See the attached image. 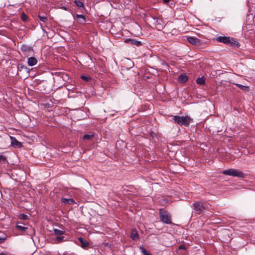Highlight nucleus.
Listing matches in <instances>:
<instances>
[{
	"mask_svg": "<svg viewBox=\"0 0 255 255\" xmlns=\"http://www.w3.org/2000/svg\"><path fill=\"white\" fill-rule=\"evenodd\" d=\"M216 40L218 42L223 43L232 47H239L240 45L235 38L229 36H220L216 38Z\"/></svg>",
	"mask_w": 255,
	"mask_h": 255,
	"instance_id": "20e7f679",
	"label": "nucleus"
},
{
	"mask_svg": "<svg viewBox=\"0 0 255 255\" xmlns=\"http://www.w3.org/2000/svg\"><path fill=\"white\" fill-rule=\"evenodd\" d=\"M20 49L22 52L24 53V55L26 56L30 55V54L33 51L32 47L26 44H23Z\"/></svg>",
	"mask_w": 255,
	"mask_h": 255,
	"instance_id": "6e6552de",
	"label": "nucleus"
},
{
	"mask_svg": "<svg viewBox=\"0 0 255 255\" xmlns=\"http://www.w3.org/2000/svg\"><path fill=\"white\" fill-rule=\"evenodd\" d=\"M74 3L79 8H85L84 3L80 0H74Z\"/></svg>",
	"mask_w": 255,
	"mask_h": 255,
	"instance_id": "aec40b11",
	"label": "nucleus"
},
{
	"mask_svg": "<svg viewBox=\"0 0 255 255\" xmlns=\"http://www.w3.org/2000/svg\"><path fill=\"white\" fill-rule=\"evenodd\" d=\"M23 224L22 222H18L15 226L16 228L20 231L24 232L27 229V227L23 226L22 225Z\"/></svg>",
	"mask_w": 255,
	"mask_h": 255,
	"instance_id": "2eb2a0df",
	"label": "nucleus"
},
{
	"mask_svg": "<svg viewBox=\"0 0 255 255\" xmlns=\"http://www.w3.org/2000/svg\"><path fill=\"white\" fill-rule=\"evenodd\" d=\"M18 218L21 220H25L28 219V217L27 215L20 214L18 216Z\"/></svg>",
	"mask_w": 255,
	"mask_h": 255,
	"instance_id": "393cba45",
	"label": "nucleus"
},
{
	"mask_svg": "<svg viewBox=\"0 0 255 255\" xmlns=\"http://www.w3.org/2000/svg\"><path fill=\"white\" fill-rule=\"evenodd\" d=\"M78 240L80 243V246L83 248H85L88 247L89 245L88 242L85 240L84 238L80 237L78 238Z\"/></svg>",
	"mask_w": 255,
	"mask_h": 255,
	"instance_id": "4468645a",
	"label": "nucleus"
},
{
	"mask_svg": "<svg viewBox=\"0 0 255 255\" xmlns=\"http://www.w3.org/2000/svg\"><path fill=\"white\" fill-rule=\"evenodd\" d=\"M94 134H93V133H90L89 134H85L83 136V139H85V140H89V139H92L93 137H94Z\"/></svg>",
	"mask_w": 255,
	"mask_h": 255,
	"instance_id": "5701e85b",
	"label": "nucleus"
},
{
	"mask_svg": "<svg viewBox=\"0 0 255 255\" xmlns=\"http://www.w3.org/2000/svg\"><path fill=\"white\" fill-rule=\"evenodd\" d=\"M130 237L134 241L137 240L139 238L138 233L135 230H133L132 231Z\"/></svg>",
	"mask_w": 255,
	"mask_h": 255,
	"instance_id": "a211bd4d",
	"label": "nucleus"
},
{
	"mask_svg": "<svg viewBox=\"0 0 255 255\" xmlns=\"http://www.w3.org/2000/svg\"><path fill=\"white\" fill-rule=\"evenodd\" d=\"M61 202L64 204L72 205L75 203V201L71 198H66L63 197L61 200Z\"/></svg>",
	"mask_w": 255,
	"mask_h": 255,
	"instance_id": "ddd939ff",
	"label": "nucleus"
},
{
	"mask_svg": "<svg viewBox=\"0 0 255 255\" xmlns=\"http://www.w3.org/2000/svg\"><path fill=\"white\" fill-rule=\"evenodd\" d=\"M170 0H163L164 3H167Z\"/></svg>",
	"mask_w": 255,
	"mask_h": 255,
	"instance_id": "2f4dec72",
	"label": "nucleus"
},
{
	"mask_svg": "<svg viewBox=\"0 0 255 255\" xmlns=\"http://www.w3.org/2000/svg\"><path fill=\"white\" fill-rule=\"evenodd\" d=\"M54 234L57 236L63 235L65 233V231L60 230L57 229H53Z\"/></svg>",
	"mask_w": 255,
	"mask_h": 255,
	"instance_id": "f3484780",
	"label": "nucleus"
},
{
	"mask_svg": "<svg viewBox=\"0 0 255 255\" xmlns=\"http://www.w3.org/2000/svg\"><path fill=\"white\" fill-rule=\"evenodd\" d=\"M75 255L74 253H72V254H67V255Z\"/></svg>",
	"mask_w": 255,
	"mask_h": 255,
	"instance_id": "473e14b6",
	"label": "nucleus"
},
{
	"mask_svg": "<svg viewBox=\"0 0 255 255\" xmlns=\"http://www.w3.org/2000/svg\"><path fill=\"white\" fill-rule=\"evenodd\" d=\"M66 241H67V240L66 239L65 237L62 236V235L59 236H57L55 239V242L57 244L60 243H62L63 242H66Z\"/></svg>",
	"mask_w": 255,
	"mask_h": 255,
	"instance_id": "dca6fc26",
	"label": "nucleus"
},
{
	"mask_svg": "<svg viewBox=\"0 0 255 255\" xmlns=\"http://www.w3.org/2000/svg\"><path fill=\"white\" fill-rule=\"evenodd\" d=\"M9 138L11 140V145L14 148H19L22 146V144L18 141L14 136L6 135L5 137H1L0 141L1 148H5L8 146Z\"/></svg>",
	"mask_w": 255,
	"mask_h": 255,
	"instance_id": "f257e3e1",
	"label": "nucleus"
},
{
	"mask_svg": "<svg viewBox=\"0 0 255 255\" xmlns=\"http://www.w3.org/2000/svg\"><path fill=\"white\" fill-rule=\"evenodd\" d=\"M17 74L20 78L25 79L28 78L30 76L29 70L26 66L23 65H20L18 67Z\"/></svg>",
	"mask_w": 255,
	"mask_h": 255,
	"instance_id": "0eeeda50",
	"label": "nucleus"
},
{
	"mask_svg": "<svg viewBox=\"0 0 255 255\" xmlns=\"http://www.w3.org/2000/svg\"><path fill=\"white\" fill-rule=\"evenodd\" d=\"M38 17H39L40 20L43 22H46L48 20L47 17L45 16L39 15Z\"/></svg>",
	"mask_w": 255,
	"mask_h": 255,
	"instance_id": "bb28decb",
	"label": "nucleus"
},
{
	"mask_svg": "<svg viewBox=\"0 0 255 255\" xmlns=\"http://www.w3.org/2000/svg\"><path fill=\"white\" fill-rule=\"evenodd\" d=\"M38 63L37 59L34 56H31L27 59V64L29 66H34Z\"/></svg>",
	"mask_w": 255,
	"mask_h": 255,
	"instance_id": "9b49d317",
	"label": "nucleus"
},
{
	"mask_svg": "<svg viewBox=\"0 0 255 255\" xmlns=\"http://www.w3.org/2000/svg\"><path fill=\"white\" fill-rule=\"evenodd\" d=\"M125 42L127 43H130L131 45H135L137 47H139L142 45V43L141 41L131 38L126 39L125 40Z\"/></svg>",
	"mask_w": 255,
	"mask_h": 255,
	"instance_id": "9d476101",
	"label": "nucleus"
},
{
	"mask_svg": "<svg viewBox=\"0 0 255 255\" xmlns=\"http://www.w3.org/2000/svg\"><path fill=\"white\" fill-rule=\"evenodd\" d=\"M62 8H63V9H64V10H67V8H66L65 6H63V7H62Z\"/></svg>",
	"mask_w": 255,
	"mask_h": 255,
	"instance_id": "72a5a7b5",
	"label": "nucleus"
},
{
	"mask_svg": "<svg viewBox=\"0 0 255 255\" xmlns=\"http://www.w3.org/2000/svg\"><path fill=\"white\" fill-rule=\"evenodd\" d=\"M7 237L6 235L0 236V243H3L6 239Z\"/></svg>",
	"mask_w": 255,
	"mask_h": 255,
	"instance_id": "c85d7f7f",
	"label": "nucleus"
},
{
	"mask_svg": "<svg viewBox=\"0 0 255 255\" xmlns=\"http://www.w3.org/2000/svg\"><path fill=\"white\" fill-rule=\"evenodd\" d=\"M211 206V205L207 202L197 201L192 205L191 207L194 210L195 213L200 215L205 210L209 209Z\"/></svg>",
	"mask_w": 255,
	"mask_h": 255,
	"instance_id": "f03ea898",
	"label": "nucleus"
},
{
	"mask_svg": "<svg viewBox=\"0 0 255 255\" xmlns=\"http://www.w3.org/2000/svg\"><path fill=\"white\" fill-rule=\"evenodd\" d=\"M76 17L80 24H85L86 23V17L84 15L77 14Z\"/></svg>",
	"mask_w": 255,
	"mask_h": 255,
	"instance_id": "f8f14e48",
	"label": "nucleus"
},
{
	"mask_svg": "<svg viewBox=\"0 0 255 255\" xmlns=\"http://www.w3.org/2000/svg\"><path fill=\"white\" fill-rule=\"evenodd\" d=\"M187 40L188 42L193 45L199 46L201 44V40L195 37L188 36L187 37Z\"/></svg>",
	"mask_w": 255,
	"mask_h": 255,
	"instance_id": "1a4fd4ad",
	"label": "nucleus"
},
{
	"mask_svg": "<svg viewBox=\"0 0 255 255\" xmlns=\"http://www.w3.org/2000/svg\"><path fill=\"white\" fill-rule=\"evenodd\" d=\"M196 83L199 85H203L205 83V78L204 76L199 77L196 80Z\"/></svg>",
	"mask_w": 255,
	"mask_h": 255,
	"instance_id": "412c9836",
	"label": "nucleus"
},
{
	"mask_svg": "<svg viewBox=\"0 0 255 255\" xmlns=\"http://www.w3.org/2000/svg\"><path fill=\"white\" fill-rule=\"evenodd\" d=\"M222 173L226 175L237 177L241 178L245 177V174L239 169L231 168L222 171Z\"/></svg>",
	"mask_w": 255,
	"mask_h": 255,
	"instance_id": "423d86ee",
	"label": "nucleus"
},
{
	"mask_svg": "<svg viewBox=\"0 0 255 255\" xmlns=\"http://www.w3.org/2000/svg\"><path fill=\"white\" fill-rule=\"evenodd\" d=\"M6 160V158L2 155H0V161L4 162Z\"/></svg>",
	"mask_w": 255,
	"mask_h": 255,
	"instance_id": "7c9ffc66",
	"label": "nucleus"
},
{
	"mask_svg": "<svg viewBox=\"0 0 255 255\" xmlns=\"http://www.w3.org/2000/svg\"><path fill=\"white\" fill-rule=\"evenodd\" d=\"M81 79L86 82H89L91 80V77L90 76L82 75L81 76Z\"/></svg>",
	"mask_w": 255,
	"mask_h": 255,
	"instance_id": "cd10ccee",
	"label": "nucleus"
},
{
	"mask_svg": "<svg viewBox=\"0 0 255 255\" xmlns=\"http://www.w3.org/2000/svg\"><path fill=\"white\" fill-rule=\"evenodd\" d=\"M44 255H50L49 254H45Z\"/></svg>",
	"mask_w": 255,
	"mask_h": 255,
	"instance_id": "f704fd0d",
	"label": "nucleus"
},
{
	"mask_svg": "<svg viewBox=\"0 0 255 255\" xmlns=\"http://www.w3.org/2000/svg\"><path fill=\"white\" fill-rule=\"evenodd\" d=\"M139 250L143 255H152L151 254L148 253L143 247H140Z\"/></svg>",
	"mask_w": 255,
	"mask_h": 255,
	"instance_id": "b1692460",
	"label": "nucleus"
},
{
	"mask_svg": "<svg viewBox=\"0 0 255 255\" xmlns=\"http://www.w3.org/2000/svg\"><path fill=\"white\" fill-rule=\"evenodd\" d=\"M178 249L179 250H185L186 249V248L185 245H181L179 246Z\"/></svg>",
	"mask_w": 255,
	"mask_h": 255,
	"instance_id": "c756f323",
	"label": "nucleus"
},
{
	"mask_svg": "<svg viewBox=\"0 0 255 255\" xmlns=\"http://www.w3.org/2000/svg\"><path fill=\"white\" fill-rule=\"evenodd\" d=\"M21 19L23 22L26 21L28 19V16L25 13L23 12L21 15Z\"/></svg>",
	"mask_w": 255,
	"mask_h": 255,
	"instance_id": "a878e982",
	"label": "nucleus"
},
{
	"mask_svg": "<svg viewBox=\"0 0 255 255\" xmlns=\"http://www.w3.org/2000/svg\"><path fill=\"white\" fill-rule=\"evenodd\" d=\"M159 216L162 222L166 224L172 225L171 215L166 210L163 209H159Z\"/></svg>",
	"mask_w": 255,
	"mask_h": 255,
	"instance_id": "39448f33",
	"label": "nucleus"
},
{
	"mask_svg": "<svg viewBox=\"0 0 255 255\" xmlns=\"http://www.w3.org/2000/svg\"><path fill=\"white\" fill-rule=\"evenodd\" d=\"M170 117L174 122L180 126L188 127L193 120L188 116H180L171 115Z\"/></svg>",
	"mask_w": 255,
	"mask_h": 255,
	"instance_id": "7ed1b4c3",
	"label": "nucleus"
},
{
	"mask_svg": "<svg viewBox=\"0 0 255 255\" xmlns=\"http://www.w3.org/2000/svg\"><path fill=\"white\" fill-rule=\"evenodd\" d=\"M235 85L244 91L248 92L250 90L249 87L248 86H246L239 84H236Z\"/></svg>",
	"mask_w": 255,
	"mask_h": 255,
	"instance_id": "6ab92c4d",
	"label": "nucleus"
},
{
	"mask_svg": "<svg viewBox=\"0 0 255 255\" xmlns=\"http://www.w3.org/2000/svg\"><path fill=\"white\" fill-rule=\"evenodd\" d=\"M179 79L180 81L185 83L188 80V76L185 74H183L180 76Z\"/></svg>",
	"mask_w": 255,
	"mask_h": 255,
	"instance_id": "4be33fe9",
	"label": "nucleus"
}]
</instances>
